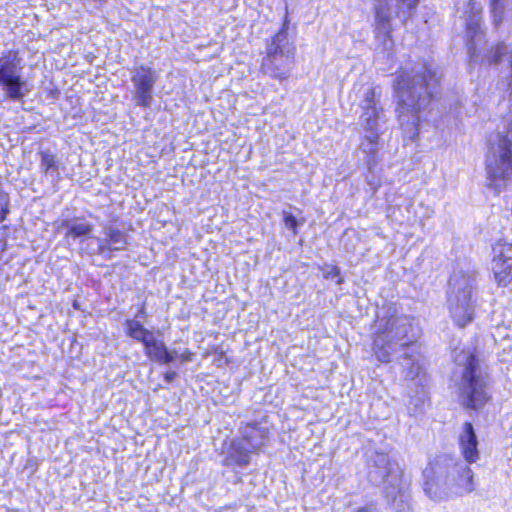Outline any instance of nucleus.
Returning a JSON list of instances; mask_svg holds the SVG:
<instances>
[{
	"label": "nucleus",
	"mask_w": 512,
	"mask_h": 512,
	"mask_svg": "<svg viewBox=\"0 0 512 512\" xmlns=\"http://www.w3.org/2000/svg\"><path fill=\"white\" fill-rule=\"evenodd\" d=\"M424 491L433 500H443L453 495L473 491V472L463 463L441 458L430 463L423 471Z\"/></svg>",
	"instance_id": "obj_1"
},
{
	"label": "nucleus",
	"mask_w": 512,
	"mask_h": 512,
	"mask_svg": "<svg viewBox=\"0 0 512 512\" xmlns=\"http://www.w3.org/2000/svg\"><path fill=\"white\" fill-rule=\"evenodd\" d=\"M432 78L423 77V83L416 81L410 74H401L397 78L395 94L397 99V117L404 134L414 139L419 133L420 111L429 102L428 87Z\"/></svg>",
	"instance_id": "obj_2"
},
{
	"label": "nucleus",
	"mask_w": 512,
	"mask_h": 512,
	"mask_svg": "<svg viewBox=\"0 0 512 512\" xmlns=\"http://www.w3.org/2000/svg\"><path fill=\"white\" fill-rule=\"evenodd\" d=\"M488 186L504 188L512 177V132L494 133L489 138L486 155Z\"/></svg>",
	"instance_id": "obj_3"
},
{
	"label": "nucleus",
	"mask_w": 512,
	"mask_h": 512,
	"mask_svg": "<svg viewBox=\"0 0 512 512\" xmlns=\"http://www.w3.org/2000/svg\"><path fill=\"white\" fill-rule=\"evenodd\" d=\"M455 362L460 369V395L462 402L473 409L485 405L490 399L486 376L477 366L475 356L470 352L461 351L455 356Z\"/></svg>",
	"instance_id": "obj_4"
},
{
	"label": "nucleus",
	"mask_w": 512,
	"mask_h": 512,
	"mask_svg": "<svg viewBox=\"0 0 512 512\" xmlns=\"http://www.w3.org/2000/svg\"><path fill=\"white\" fill-rule=\"evenodd\" d=\"M451 287L450 314L456 325L464 327L472 321L474 315L472 281L467 277L454 276Z\"/></svg>",
	"instance_id": "obj_5"
},
{
	"label": "nucleus",
	"mask_w": 512,
	"mask_h": 512,
	"mask_svg": "<svg viewBox=\"0 0 512 512\" xmlns=\"http://www.w3.org/2000/svg\"><path fill=\"white\" fill-rule=\"evenodd\" d=\"M419 0H396L393 8L386 0H378L375 7V25L379 33L388 37L392 30V15L405 23L413 14Z\"/></svg>",
	"instance_id": "obj_6"
},
{
	"label": "nucleus",
	"mask_w": 512,
	"mask_h": 512,
	"mask_svg": "<svg viewBox=\"0 0 512 512\" xmlns=\"http://www.w3.org/2000/svg\"><path fill=\"white\" fill-rule=\"evenodd\" d=\"M360 124L365 130H377L381 120L382 108L378 104L379 92L372 84L363 85L359 91Z\"/></svg>",
	"instance_id": "obj_7"
},
{
	"label": "nucleus",
	"mask_w": 512,
	"mask_h": 512,
	"mask_svg": "<svg viewBox=\"0 0 512 512\" xmlns=\"http://www.w3.org/2000/svg\"><path fill=\"white\" fill-rule=\"evenodd\" d=\"M16 56L8 55L0 58V85L7 95L13 99L21 98L24 82L21 81Z\"/></svg>",
	"instance_id": "obj_8"
},
{
	"label": "nucleus",
	"mask_w": 512,
	"mask_h": 512,
	"mask_svg": "<svg viewBox=\"0 0 512 512\" xmlns=\"http://www.w3.org/2000/svg\"><path fill=\"white\" fill-rule=\"evenodd\" d=\"M155 72L147 67H140L135 70L132 76V82L135 87L134 98L137 105L141 107H149L153 96L152 88L156 82Z\"/></svg>",
	"instance_id": "obj_9"
},
{
	"label": "nucleus",
	"mask_w": 512,
	"mask_h": 512,
	"mask_svg": "<svg viewBox=\"0 0 512 512\" xmlns=\"http://www.w3.org/2000/svg\"><path fill=\"white\" fill-rule=\"evenodd\" d=\"M293 62V53L285 55L282 50L269 53L267 58L264 59L262 67L265 73L270 76L284 80L290 75Z\"/></svg>",
	"instance_id": "obj_10"
},
{
	"label": "nucleus",
	"mask_w": 512,
	"mask_h": 512,
	"mask_svg": "<svg viewBox=\"0 0 512 512\" xmlns=\"http://www.w3.org/2000/svg\"><path fill=\"white\" fill-rule=\"evenodd\" d=\"M382 331L401 346L407 345L416 336V328L406 318L390 320Z\"/></svg>",
	"instance_id": "obj_11"
},
{
	"label": "nucleus",
	"mask_w": 512,
	"mask_h": 512,
	"mask_svg": "<svg viewBox=\"0 0 512 512\" xmlns=\"http://www.w3.org/2000/svg\"><path fill=\"white\" fill-rule=\"evenodd\" d=\"M462 455L468 463H475L479 458L478 439L471 423H465L459 437Z\"/></svg>",
	"instance_id": "obj_12"
},
{
	"label": "nucleus",
	"mask_w": 512,
	"mask_h": 512,
	"mask_svg": "<svg viewBox=\"0 0 512 512\" xmlns=\"http://www.w3.org/2000/svg\"><path fill=\"white\" fill-rule=\"evenodd\" d=\"M147 356L160 363L175 362V352H170L166 349L164 343L155 338L153 333L143 342Z\"/></svg>",
	"instance_id": "obj_13"
},
{
	"label": "nucleus",
	"mask_w": 512,
	"mask_h": 512,
	"mask_svg": "<svg viewBox=\"0 0 512 512\" xmlns=\"http://www.w3.org/2000/svg\"><path fill=\"white\" fill-rule=\"evenodd\" d=\"M398 345L386 332L379 331L376 334L373 344L374 355L379 362L388 363L395 346Z\"/></svg>",
	"instance_id": "obj_14"
},
{
	"label": "nucleus",
	"mask_w": 512,
	"mask_h": 512,
	"mask_svg": "<svg viewBox=\"0 0 512 512\" xmlns=\"http://www.w3.org/2000/svg\"><path fill=\"white\" fill-rule=\"evenodd\" d=\"M494 279L499 286L507 287L512 284V263L497 261L492 263Z\"/></svg>",
	"instance_id": "obj_15"
},
{
	"label": "nucleus",
	"mask_w": 512,
	"mask_h": 512,
	"mask_svg": "<svg viewBox=\"0 0 512 512\" xmlns=\"http://www.w3.org/2000/svg\"><path fill=\"white\" fill-rule=\"evenodd\" d=\"M492 251H493L492 263L497 262V261L510 262L512 260V244L511 243H507L506 241L499 240L493 245Z\"/></svg>",
	"instance_id": "obj_16"
},
{
	"label": "nucleus",
	"mask_w": 512,
	"mask_h": 512,
	"mask_svg": "<svg viewBox=\"0 0 512 512\" xmlns=\"http://www.w3.org/2000/svg\"><path fill=\"white\" fill-rule=\"evenodd\" d=\"M127 334L137 341L144 342L152 332L148 331L136 320H128L126 323Z\"/></svg>",
	"instance_id": "obj_17"
},
{
	"label": "nucleus",
	"mask_w": 512,
	"mask_h": 512,
	"mask_svg": "<svg viewBox=\"0 0 512 512\" xmlns=\"http://www.w3.org/2000/svg\"><path fill=\"white\" fill-rule=\"evenodd\" d=\"M367 134L361 143V147L366 153H374L378 147L379 135L377 130H366Z\"/></svg>",
	"instance_id": "obj_18"
},
{
	"label": "nucleus",
	"mask_w": 512,
	"mask_h": 512,
	"mask_svg": "<svg viewBox=\"0 0 512 512\" xmlns=\"http://www.w3.org/2000/svg\"><path fill=\"white\" fill-rule=\"evenodd\" d=\"M91 232V226L86 222H75L70 225L68 235L81 237Z\"/></svg>",
	"instance_id": "obj_19"
},
{
	"label": "nucleus",
	"mask_w": 512,
	"mask_h": 512,
	"mask_svg": "<svg viewBox=\"0 0 512 512\" xmlns=\"http://www.w3.org/2000/svg\"><path fill=\"white\" fill-rule=\"evenodd\" d=\"M125 239L124 235L120 232L110 234L109 245L113 250H120L124 247Z\"/></svg>",
	"instance_id": "obj_20"
},
{
	"label": "nucleus",
	"mask_w": 512,
	"mask_h": 512,
	"mask_svg": "<svg viewBox=\"0 0 512 512\" xmlns=\"http://www.w3.org/2000/svg\"><path fill=\"white\" fill-rule=\"evenodd\" d=\"M323 276L327 279L335 280L337 283H341L340 271L335 266L327 265L322 268Z\"/></svg>",
	"instance_id": "obj_21"
},
{
	"label": "nucleus",
	"mask_w": 512,
	"mask_h": 512,
	"mask_svg": "<svg viewBox=\"0 0 512 512\" xmlns=\"http://www.w3.org/2000/svg\"><path fill=\"white\" fill-rule=\"evenodd\" d=\"M41 167L48 171L49 169L56 168V160L53 154L43 152L41 154Z\"/></svg>",
	"instance_id": "obj_22"
},
{
	"label": "nucleus",
	"mask_w": 512,
	"mask_h": 512,
	"mask_svg": "<svg viewBox=\"0 0 512 512\" xmlns=\"http://www.w3.org/2000/svg\"><path fill=\"white\" fill-rule=\"evenodd\" d=\"M170 352H175L174 353V355L176 357L175 361H180L181 363H185V362L192 360V354L187 349H184L181 352H179L177 350H171Z\"/></svg>",
	"instance_id": "obj_23"
},
{
	"label": "nucleus",
	"mask_w": 512,
	"mask_h": 512,
	"mask_svg": "<svg viewBox=\"0 0 512 512\" xmlns=\"http://www.w3.org/2000/svg\"><path fill=\"white\" fill-rule=\"evenodd\" d=\"M284 224L288 229H291L294 233H296L298 222L292 214H285Z\"/></svg>",
	"instance_id": "obj_24"
},
{
	"label": "nucleus",
	"mask_w": 512,
	"mask_h": 512,
	"mask_svg": "<svg viewBox=\"0 0 512 512\" xmlns=\"http://www.w3.org/2000/svg\"><path fill=\"white\" fill-rule=\"evenodd\" d=\"M509 1L510 0H491L493 10L496 12L498 9H502Z\"/></svg>",
	"instance_id": "obj_25"
},
{
	"label": "nucleus",
	"mask_w": 512,
	"mask_h": 512,
	"mask_svg": "<svg viewBox=\"0 0 512 512\" xmlns=\"http://www.w3.org/2000/svg\"><path fill=\"white\" fill-rule=\"evenodd\" d=\"M235 461L239 464H246L248 463V455L246 453H241Z\"/></svg>",
	"instance_id": "obj_26"
},
{
	"label": "nucleus",
	"mask_w": 512,
	"mask_h": 512,
	"mask_svg": "<svg viewBox=\"0 0 512 512\" xmlns=\"http://www.w3.org/2000/svg\"><path fill=\"white\" fill-rule=\"evenodd\" d=\"M507 47L505 45L498 46L496 48L497 57L494 59L495 61H498V58L503 54L504 51H506Z\"/></svg>",
	"instance_id": "obj_27"
},
{
	"label": "nucleus",
	"mask_w": 512,
	"mask_h": 512,
	"mask_svg": "<svg viewBox=\"0 0 512 512\" xmlns=\"http://www.w3.org/2000/svg\"><path fill=\"white\" fill-rule=\"evenodd\" d=\"M175 376H176V373H175V372H167V373L165 374V379H166L168 382H170V381H172V380L175 378Z\"/></svg>",
	"instance_id": "obj_28"
},
{
	"label": "nucleus",
	"mask_w": 512,
	"mask_h": 512,
	"mask_svg": "<svg viewBox=\"0 0 512 512\" xmlns=\"http://www.w3.org/2000/svg\"><path fill=\"white\" fill-rule=\"evenodd\" d=\"M377 462L381 464H389L388 459L386 458L385 455H379Z\"/></svg>",
	"instance_id": "obj_29"
},
{
	"label": "nucleus",
	"mask_w": 512,
	"mask_h": 512,
	"mask_svg": "<svg viewBox=\"0 0 512 512\" xmlns=\"http://www.w3.org/2000/svg\"><path fill=\"white\" fill-rule=\"evenodd\" d=\"M469 4H471L472 5V9L475 10V15H478L479 8L475 7V3L474 2H470Z\"/></svg>",
	"instance_id": "obj_30"
},
{
	"label": "nucleus",
	"mask_w": 512,
	"mask_h": 512,
	"mask_svg": "<svg viewBox=\"0 0 512 512\" xmlns=\"http://www.w3.org/2000/svg\"><path fill=\"white\" fill-rule=\"evenodd\" d=\"M357 512H371L369 509H360L359 511Z\"/></svg>",
	"instance_id": "obj_31"
},
{
	"label": "nucleus",
	"mask_w": 512,
	"mask_h": 512,
	"mask_svg": "<svg viewBox=\"0 0 512 512\" xmlns=\"http://www.w3.org/2000/svg\"><path fill=\"white\" fill-rule=\"evenodd\" d=\"M383 474V476H386L387 475V469L384 468L383 471L381 472Z\"/></svg>",
	"instance_id": "obj_32"
}]
</instances>
